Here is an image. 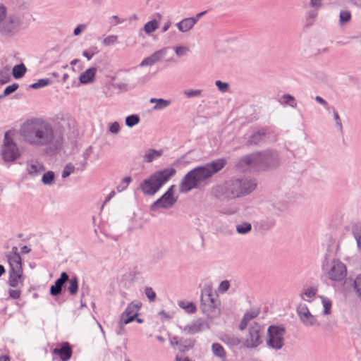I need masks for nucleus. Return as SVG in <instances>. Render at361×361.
Here are the masks:
<instances>
[{
	"label": "nucleus",
	"instance_id": "obj_1",
	"mask_svg": "<svg viewBox=\"0 0 361 361\" xmlns=\"http://www.w3.org/2000/svg\"><path fill=\"white\" fill-rule=\"evenodd\" d=\"M20 134L23 140L30 145L43 147L61 142L62 137L55 134L52 126L41 119L27 121L21 126Z\"/></svg>",
	"mask_w": 361,
	"mask_h": 361
},
{
	"label": "nucleus",
	"instance_id": "obj_2",
	"mask_svg": "<svg viewBox=\"0 0 361 361\" xmlns=\"http://www.w3.org/2000/svg\"><path fill=\"white\" fill-rule=\"evenodd\" d=\"M226 163V159L219 158L190 170L184 176L180 183V192H188L194 188H197L200 183L224 169Z\"/></svg>",
	"mask_w": 361,
	"mask_h": 361
},
{
	"label": "nucleus",
	"instance_id": "obj_3",
	"mask_svg": "<svg viewBox=\"0 0 361 361\" xmlns=\"http://www.w3.org/2000/svg\"><path fill=\"white\" fill-rule=\"evenodd\" d=\"M257 187V180L249 176L232 177L218 185L214 192L216 196L228 200L243 197L252 193Z\"/></svg>",
	"mask_w": 361,
	"mask_h": 361
},
{
	"label": "nucleus",
	"instance_id": "obj_4",
	"mask_svg": "<svg viewBox=\"0 0 361 361\" xmlns=\"http://www.w3.org/2000/svg\"><path fill=\"white\" fill-rule=\"evenodd\" d=\"M279 165L280 158L278 153L274 150H266L244 156L236 164V167L240 169L252 166L268 170L276 168Z\"/></svg>",
	"mask_w": 361,
	"mask_h": 361
},
{
	"label": "nucleus",
	"instance_id": "obj_5",
	"mask_svg": "<svg viewBox=\"0 0 361 361\" xmlns=\"http://www.w3.org/2000/svg\"><path fill=\"white\" fill-rule=\"evenodd\" d=\"M176 172V169L171 167L155 172L141 183L140 189L142 192L146 195H154L175 175Z\"/></svg>",
	"mask_w": 361,
	"mask_h": 361
},
{
	"label": "nucleus",
	"instance_id": "obj_6",
	"mask_svg": "<svg viewBox=\"0 0 361 361\" xmlns=\"http://www.w3.org/2000/svg\"><path fill=\"white\" fill-rule=\"evenodd\" d=\"M28 25L29 20L26 19L25 14L11 15L0 25V33L2 36L11 38L22 30L26 29Z\"/></svg>",
	"mask_w": 361,
	"mask_h": 361
},
{
	"label": "nucleus",
	"instance_id": "obj_7",
	"mask_svg": "<svg viewBox=\"0 0 361 361\" xmlns=\"http://www.w3.org/2000/svg\"><path fill=\"white\" fill-rule=\"evenodd\" d=\"M219 300L217 295L209 290H204L201 293V309L208 317H215L220 313Z\"/></svg>",
	"mask_w": 361,
	"mask_h": 361
},
{
	"label": "nucleus",
	"instance_id": "obj_8",
	"mask_svg": "<svg viewBox=\"0 0 361 361\" xmlns=\"http://www.w3.org/2000/svg\"><path fill=\"white\" fill-rule=\"evenodd\" d=\"M286 329L282 325H271L267 329L266 343L267 346L276 350H281L284 345Z\"/></svg>",
	"mask_w": 361,
	"mask_h": 361
},
{
	"label": "nucleus",
	"instance_id": "obj_9",
	"mask_svg": "<svg viewBox=\"0 0 361 361\" xmlns=\"http://www.w3.org/2000/svg\"><path fill=\"white\" fill-rule=\"evenodd\" d=\"M21 153L16 143L9 137L8 133L4 135V144L1 149L2 159L6 162H13L18 159Z\"/></svg>",
	"mask_w": 361,
	"mask_h": 361
},
{
	"label": "nucleus",
	"instance_id": "obj_10",
	"mask_svg": "<svg viewBox=\"0 0 361 361\" xmlns=\"http://www.w3.org/2000/svg\"><path fill=\"white\" fill-rule=\"evenodd\" d=\"M175 185H171L166 192L163 194L150 206L151 211H156L158 208L170 209L177 202V198L174 197Z\"/></svg>",
	"mask_w": 361,
	"mask_h": 361
},
{
	"label": "nucleus",
	"instance_id": "obj_11",
	"mask_svg": "<svg viewBox=\"0 0 361 361\" xmlns=\"http://www.w3.org/2000/svg\"><path fill=\"white\" fill-rule=\"evenodd\" d=\"M345 265L340 261H333L331 268L328 271L329 278L335 281H342L346 276Z\"/></svg>",
	"mask_w": 361,
	"mask_h": 361
},
{
	"label": "nucleus",
	"instance_id": "obj_12",
	"mask_svg": "<svg viewBox=\"0 0 361 361\" xmlns=\"http://www.w3.org/2000/svg\"><path fill=\"white\" fill-rule=\"evenodd\" d=\"M262 331V326L255 323L249 329V335L245 340V345L247 348H256L262 343L260 333Z\"/></svg>",
	"mask_w": 361,
	"mask_h": 361
},
{
	"label": "nucleus",
	"instance_id": "obj_13",
	"mask_svg": "<svg viewBox=\"0 0 361 361\" xmlns=\"http://www.w3.org/2000/svg\"><path fill=\"white\" fill-rule=\"evenodd\" d=\"M180 329L186 334L192 335L201 332L205 329H209V326L203 319H198Z\"/></svg>",
	"mask_w": 361,
	"mask_h": 361
},
{
	"label": "nucleus",
	"instance_id": "obj_14",
	"mask_svg": "<svg viewBox=\"0 0 361 361\" xmlns=\"http://www.w3.org/2000/svg\"><path fill=\"white\" fill-rule=\"evenodd\" d=\"M140 307V302H130L121 314V319H124V323L129 324L132 322L138 315L137 312Z\"/></svg>",
	"mask_w": 361,
	"mask_h": 361
},
{
	"label": "nucleus",
	"instance_id": "obj_15",
	"mask_svg": "<svg viewBox=\"0 0 361 361\" xmlns=\"http://www.w3.org/2000/svg\"><path fill=\"white\" fill-rule=\"evenodd\" d=\"M68 281V275L66 272H62L60 275V277L56 279L54 282V284L51 285L50 287V294L52 296H58L59 295L63 290V288L64 284Z\"/></svg>",
	"mask_w": 361,
	"mask_h": 361
},
{
	"label": "nucleus",
	"instance_id": "obj_16",
	"mask_svg": "<svg viewBox=\"0 0 361 361\" xmlns=\"http://www.w3.org/2000/svg\"><path fill=\"white\" fill-rule=\"evenodd\" d=\"M166 54V48H163L160 50H158L155 52H154L152 55L149 56L144 59L142 62L140 63V66L141 67L147 66H152L154 63L159 61L162 58L165 56Z\"/></svg>",
	"mask_w": 361,
	"mask_h": 361
},
{
	"label": "nucleus",
	"instance_id": "obj_17",
	"mask_svg": "<svg viewBox=\"0 0 361 361\" xmlns=\"http://www.w3.org/2000/svg\"><path fill=\"white\" fill-rule=\"evenodd\" d=\"M53 354L59 356L62 361H68L72 356V348L68 342L63 343L60 348H55L52 350Z\"/></svg>",
	"mask_w": 361,
	"mask_h": 361
},
{
	"label": "nucleus",
	"instance_id": "obj_18",
	"mask_svg": "<svg viewBox=\"0 0 361 361\" xmlns=\"http://www.w3.org/2000/svg\"><path fill=\"white\" fill-rule=\"evenodd\" d=\"M8 283L11 287L16 288H22L24 285L23 272H20L18 271H9Z\"/></svg>",
	"mask_w": 361,
	"mask_h": 361
},
{
	"label": "nucleus",
	"instance_id": "obj_19",
	"mask_svg": "<svg viewBox=\"0 0 361 361\" xmlns=\"http://www.w3.org/2000/svg\"><path fill=\"white\" fill-rule=\"evenodd\" d=\"M26 171L28 175L32 177L39 176L42 171H45L43 164L35 160H28L26 163Z\"/></svg>",
	"mask_w": 361,
	"mask_h": 361
},
{
	"label": "nucleus",
	"instance_id": "obj_20",
	"mask_svg": "<svg viewBox=\"0 0 361 361\" xmlns=\"http://www.w3.org/2000/svg\"><path fill=\"white\" fill-rule=\"evenodd\" d=\"M10 266L9 271L23 272L22 259L20 255H13V256H6Z\"/></svg>",
	"mask_w": 361,
	"mask_h": 361
},
{
	"label": "nucleus",
	"instance_id": "obj_21",
	"mask_svg": "<svg viewBox=\"0 0 361 361\" xmlns=\"http://www.w3.org/2000/svg\"><path fill=\"white\" fill-rule=\"evenodd\" d=\"M96 67H91L81 73L79 80L81 84L91 83L94 80L95 74L97 73Z\"/></svg>",
	"mask_w": 361,
	"mask_h": 361
},
{
	"label": "nucleus",
	"instance_id": "obj_22",
	"mask_svg": "<svg viewBox=\"0 0 361 361\" xmlns=\"http://www.w3.org/2000/svg\"><path fill=\"white\" fill-rule=\"evenodd\" d=\"M162 150L149 149L145 152L143 156V161L146 163H151L154 159L159 158L162 155Z\"/></svg>",
	"mask_w": 361,
	"mask_h": 361
},
{
	"label": "nucleus",
	"instance_id": "obj_23",
	"mask_svg": "<svg viewBox=\"0 0 361 361\" xmlns=\"http://www.w3.org/2000/svg\"><path fill=\"white\" fill-rule=\"evenodd\" d=\"M194 25L195 20H193L190 18H184L176 24L178 29L183 32H185L191 30Z\"/></svg>",
	"mask_w": 361,
	"mask_h": 361
},
{
	"label": "nucleus",
	"instance_id": "obj_24",
	"mask_svg": "<svg viewBox=\"0 0 361 361\" xmlns=\"http://www.w3.org/2000/svg\"><path fill=\"white\" fill-rule=\"evenodd\" d=\"M175 344L178 345L180 352L184 353L193 347L194 341L192 339H180L179 341H176Z\"/></svg>",
	"mask_w": 361,
	"mask_h": 361
},
{
	"label": "nucleus",
	"instance_id": "obj_25",
	"mask_svg": "<svg viewBox=\"0 0 361 361\" xmlns=\"http://www.w3.org/2000/svg\"><path fill=\"white\" fill-rule=\"evenodd\" d=\"M149 102L155 104L153 109L156 111L162 110L171 104V101L164 99L151 98Z\"/></svg>",
	"mask_w": 361,
	"mask_h": 361
},
{
	"label": "nucleus",
	"instance_id": "obj_26",
	"mask_svg": "<svg viewBox=\"0 0 361 361\" xmlns=\"http://www.w3.org/2000/svg\"><path fill=\"white\" fill-rule=\"evenodd\" d=\"M265 137V132L264 130H259L256 133H254L250 137H249L247 145H258L259 142H261Z\"/></svg>",
	"mask_w": 361,
	"mask_h": 361
},
{
	"label": "nucleus",
	"instance_id": "obj_27",
	"mask_svg": "<svg viewBox=\"0 0 361 361\" xmlns=\"http://www.w3.org/2000/svg\"><path fill=\"white\" fill-rule=\"evenodd\" d=\"M221 341L230 345V346H237L240 343V340L235 336L234 335L231 334H225L221 337Z\"/></svg>",
	"mask_w": 361,
	"mask_h": 361
},
{
	"label": "nucleus",
	"instance_id": "obj_28",
	"mask_svg": "<svg viewBox=\"0 0 361 361\" xmlns=\"http://www.w3.org/2000/svg\"><path fill=\"white\" fill-rule=\"evenodd\" d=\"M178 305L180 308L185 310V311L188 314H193L197 310L195 305L192 302L180 300L178 302Z\"/></svg>",
	"mask_w": 361,
	"mask_h": 361
},
{
	"label": "nucleus",
	"instance_id": "obj_29",
	"mask_svg": "<svg viewBox=\"0 0 361 361\" xmlns=\"http://www.w3.org/2000/svg\"><path fill=\"white\" fill-rule=\"evenodd\" d=\"M68 281L69 282L68 291L70 295H75L78 290V279L76 276H73L71 279H68Z\"/></svg>",
	"mask_w": 361,
	"mask_h": 361
},
{
	"label": "nucleus",
	"instance_id": "obj_30",
	"mask_svg": "<svg viewBox=\"0 0 361 361\" xmlns=\"http://www.w3.org/2000/svg\"><path fill=\"white\" fill-rule=\"evenodd\" d=\"M26 70V67L23 63L15 66L12 72L13 78L16 79L22 78L25 75Z\"/></svg>",
	"mask_w": 361,
	"mask_h": 361
},
{
	"label": "nucleus",
	"instance_id": "obj_31",
	"mask_svg": "<svg viewBox=\"0 0 361 361\" xmlns=\"http://www.w3.org/2000/svg\"><path fill=\"white\" fill-rule=\"evenodd\" d=\"M353 233L356 240L358 248L361 250V224H355L353 227Z\"/></svg>",
	"mask_w": 361,
	"mask_h": 361
},
{
	"label": "nucleus",
	"instance_id": "obj_32",
	"mask_svg": "<svg viewBox=\"0 0 361 361\" xmlns=\"http://www.w3.org/2000/svg\"><path fill=\"white\" fill-rule=\"evenodd\" d=\"M282 101L280 102L283 105H289L292 108L297 106V102L293 96L289 94H285L281 97Z\"/></svg>",
	"mask_w": 361,
	"mask_h": 361
},
{
	"label": "nucleus",
	"instance_id": "obj_33",
	"mask_svg": "<svg viewBox=\"0 0 361 361\" xmlns=\"http://www.w3.org/2000/svg\"><path fill=\"white\" fill-rule=\"evenodd\" d=\"M302 324L306 326H312L317 323V319L315 317L308 312L307 314H305L300 318Z\"/></svg>",
	"mask_w": 361,
	"mask_h": 361
},
{
	"label": "nucleus",
	"instance_id": "obj_34",
	"mask_svg": "<svg viewBox=\"0 0 361 361\" xmlns=\"http://www.w3.org/2000/svg\"><path fill=\"white\" fill-rule=\"evenodd\" d=\"M252 230V225L248 222H243L236 226V231L239 234L245 235L250 233Z\"/></svg>",
	"mask_w": 361,
	"mask_h": 361
},
{
	"label": "nucleus",
	"instance_id": "obj_35",
	"mask_svg": "<svg viewBox=\"0 0 361 361\" xmlns=\"http://www.w3.org/2000/svg\"><path fill=\"white\" fill-rule=\"evenodd\" d=\"M212 350L214 353L217 357L221 358H224L226 356L225 350L223 346L217 343H213L212 345Z\"/></svg>",
	"mask_w": 361,
	"mask_h": 361
},
{
	"label": "nucleus",
	"instance_id": "obj_36",
	"mask_svg": "<svg viewBox=\"0 0 361 361\" xmlns=\"http://www.w3.org/2000/svg\"><path fill=\"white\" fill-rule=\"evenodd\" d=\"M55 178L54 173L51 171H49L44 173L42 178V182L46 185H51L53 184Z\"/></svg>",
	"mask_w": 361,
	"mask_h": 361
},
{
	"label": "nucleus",
	"instance_id": "obj_37",
	"mask_svg": "<svg viewBox=\"0 0 361 361\" xmlns=\"http://www.w3.org/2000/svg\"><path fill=\"white\" fill-rule=\"evenodd\" d=\"M125 122L128 127L132 128L139 123L140 117L137 114H132L126 118Z\"/></svg>",
	"mask_w": 361,
	"mask_h": 361
},
{
	"label": "nucleus",
	"instance_id": "obj_38",
	"mask_svg": "<svg viewBox=\"0 0 361 361\" xmlns=\"http://www.w3.org/2000/svg\"><path fill=\"white\" fill-rule=\"evenodd\" d=\"M51 82V81L49 78L39 79L37 82L31 84L30 87L32 89H39L49 85Z\"/></svg>",
	"mask_w": 361,
	"mask_h": 361
},
{
	"label": "nucleus",
	"instance_id": "obj_39",
	"mask_svg": "<svg viewBox=\"0 0 361 361\" xmlns=\"http://www.w3.org/2000/svg\"><path fill=\"white\" fill-rule=\"evenodd\" d=\"M76 169L75 167L73 166V164L71 163H68L67 164L64 168H63V170L62 171V174H61V177L62 178H67L68 176H69L71 173H75ZM77 170L78 171L79 169H77Z\"/></svg>",
	"mask_w": 361,
	"mask_h": 361
},
{
	"label": "nucleus",
	"instance_id": "obj_40",
	"mask_svg": "<svg viewBox=\"0 0 361 361\" xmlns=\"http://www.w3.org/2000/svg\"><path fill=\"white\" fill-rule=\"evenodd\" d=\"M317 293V288L316 287H308L303 293L300 295L301 298L304 300L306 299L304 298V296H306L309 299H312Z\"/></svg>",
	"mask_w": 361,
	"mask_h": 361
},
{
	"label": "nucleus",
	"instance_id": "obj_41",
	"mask_svg": "<svg viewBox=\"0 0 361 361\" xmlns=\"http://www.w3.org/2000/svg\"><path fill=\"white\" fill-rule=\"evenodd\" d=\"M158 27V22L156 20H152L147 22L144 26V30L146 33L150 34Z\"/></svg>",
	"mask_w": 361,
	"mask_h": 361
},
{
	"label": "nucleus",
	"instance_id": "obj_42",
	"mask_svg": "<svg viewBox=\"0 0 361 361\" xmlns=\"http://www.w3.org/2000/svg\"><path fill=\"white\" fill-rule=\"evenodd\" d=\"M18 85L17 83H13L11 85L7 86L4 90L2 94L0 95V99H2L6 96L10 95L13 92H14L18 88Z\"/></svg>",
	"mask_w": 361,
	"mask_h": 361
},
{
	"label": "nucleus",
	"instance_id": "obj_43",
	"mask_svg": "<svg viewBox=\"0 0 361 361\" xmlns=\"http://www.w3.org/2000/svg\"><path fill=\"white\" fill-rule=\"evenodd\" d=\"M321 298L324 307V314L326 315L329 314L331 313V301L326 297H321Z\"/></svg>",
	"mask_w": 361,
	"mask_h": 361
},
{
	"label": "nucleus",
	"instance_id": "obj_44",
	"mask_svg": "<svg viewBox=\"0 0 361 361\" xmlns=\"http://www.w3.org/2000/svg\"><path fill=\"white\" fill-rule=\"evenodd\" d=\"M132 181V178L130 176L125 177L121 182V183L116 187V190L118 192H122L125 190L129 183Z\"/></svg>",
	"mask_w": 361,
	"mask_h": 361
},
{
	"label": "nucleus",
	"instance_id": "obj_45",
	"mask_svg": "<svg viewBox=\"0 0 361 361\" xmlns=\"http://www.w3.org/2000/svg\"><path fill=\"white\" fill-rule=\"evenodd\" d=\"M183 94L188 97V98H192V97H200L202 94V90H185L183 91Z\"/></svg>",
	"mask_w": 361,
	"mask_h": 361
},
{
	"label": "nucleus",
	"instance_id": "obj_46",
	"mask_svg": "<svg viewBox=\"0 0 361 361\" xmlns=\"http://www.w3.org/2000/svg\"><path fill=\"white\" fill-rule=\"evenodd\" d=\"M259 312L257 310H252L245 313L243 319H246L247 322H250L252 319L257 317Z\"/></svg>",
	"mask_w": 361,
	"mask_h": 361
},
{
	"label": "nucleus",
	"instance_id": "obj_47",
	"mask_svg": "<svg viewBox=\"0 0 361 361\" xmlns=\"http://www.w3.org/2000/svg\"><path fill=\"white\" fill-rule=\"evenodd\" d=\"M118 37L114 35H109L103 39V44L105 46H111L114 44L117 41Z\"/></svg>",
	"mask_w": 361,
	"mask_h": 361
},
{
	"label": "nucleus",
	"instance_id": "obj_48",
	"mask_svg": "<svg viewBox=\"0 0 361 361\" xmlns=\"http://www.w3.org/2000/svg\"><path fill=\"white\" fill-rule=\"evenodd\" d=\"M145 294L150 302L155 300L156 293L151 287L145 288Z\"/></svg>",
	"mask_w": 361,
	"mask_h": 361
},
{
	"label": "nucleus",
	"instance_id": "obj_49",
	"mask_svg": "<svg viewBox=\"0 0 361 361\" xmlns=\"http://www.w3.org/2000/svg\"><path fill=\"white\" fill-rule=\"evenodd\" d=\"M215 85L221 92H226L229 90V85L227 82H222L221 80H216Z\"/></svg>",
	"mask_w": 361,
	"mask_h": 361
},
{
	"label": "nucleus",
	"instance_id": "obj_50",
	"mask_svg": "<svg viewBox=\"0 0 361 361\" xmlns=\"http://www.w3.org/2000/svg\"><path fill=\"white\" fill-rule=\"evenodd\" d=\"M340 23L343 24L348 22L351 18V14L349 11H344L340 13Z\"/></svg>",
	"mask_w": 361,
	"mask_h": 361
},
{
	"label": "nucleus",
	"instance_id": "obj_51",
	"mask_svg": "<svg viewBox=\"0 0 361 361\" xmlns=\"http://www.w3.org/2000/svg\"><path fill=\"white\" fill-rule=\"evenodd\" d=\"M354 289L357 295L361 297V275L356 277L354 281Z\"/></svg>",
	"mask_w": 361,
	"mask_h": 361
},
{
	"label": "nucleus",
	"instance_id": "obj_52",
	"mask_svg": "<svg viewBox=\"0 0 361 361\" xmlns=\"http://www.w3.org/2000/svg\"><path fill=\"white\" fill-rule=\"evenodd\" d=\"M175 52L176 55L179 57L183 56L186 54V53L189 51L187 47L179 46L174 48Z\"/></svg>",
	"mask_w": 361,
	"mask_h": 361
},
{
	"label": "nucleus",
	"instance_id": "obj_53",
	"mask_svg": "<svg viewBox=\"0 0 361 361\" xmlns=\"http://www.w3.org/2000/svg\"><path fill=\"white\" fill-rule=\"evenodd\" d=\"M9 297L12 299H18L21 295L20 288L9 289L8 290Z\"/></svg>",
	"mask_w": 361,
	"mask_h": 361
},
{
	"label": "nucleus",
	"instance_id": "obj_54",
	"mask_svg": "<svg viewBox=\"0 0 361 361\" xmlns=\"http://www.w3.org/2000/svg\"><path fill=\"white\" fill-rule=\"evenodd\" d=\"M126 324L124 323V319H121V320L119 321L118 324V326L116 327V333L118 334V335H123L125 334V328H124V326L126 325Z\"/></svg>",
	"mask_w": 361,
	"mask_h": 361
},
{
	"label": "nucleus",
	"instance_id": "obj_55",
	"mask_svg": "<svg viewBox=\"0 0 361 361\" xmlns=\"http://www.w3.org/2000/svg\"><path fill=\"white\" fill-rule=\"evenodd\" d=\"M308 312H310V310L305 305H301L297 308V312L300 317V319L305 314H307Z\"/></svg>",
	"mask_w": 361,
	"mask_h": 361
},
{
	"label": "nucleus",
	"instance_id": "obj_56",
	"mask_svg": "<svg viewBox=\"0 0 361 361\" xmlns=\"http://www.w3.org/2000/svg\"><path fill=\"white\" fill-rule=\"evenodd\" d=\"M229 287H230L229 281L225 280L220 283L219 286V290L221 293H225L226 291H227L228 290Z\"/></svg>",
	"mask_w": 361,
	"mask_h": 361
},
{
	"label": "nucleus",
	"instance_id": "obj_57",
	"mask_svg": "<svg viewBox=\"0 0 361 361\" xmlns=\"http://www.w3.org/2000/svg\"><path fill=\"white\" fill-rule=\"evenodd\" d=\"M317 10L315 9L310 11L307 13V20H311L309 23L310 25L312 24V22L317 18Z\"/></svg>",
	"mask_w": 361,
	"mask_h": 361
},
{
	"label": "nucleus",
	"instance_id": "obj_58",
	"mask_svg": "<svg viewBox=\"0 0 361 361\" xmlns=\"http://www.w3.org/2000/svg\"><path fill=\"white\" fill-rule=\"evenodd\" d=\"M109 130L111 133L117 134L120 131L119 123L116 121L111 123Z\"/></svg>",
	"mask_w": 361,
	"mask_h": 361
},
{
	"label": "nucleus",
	"instance_id": "obj_59",
	"mask_svg": "<svg viewBox=\"0 0 361 361\" xmlns=\"http://www.w3.org/2000/svg\"><path fill=\"white\" fill-rule=\"evenodd\" d=\"M334 118L336 121V126L339 128L340 130H342L343 125L339 117V115L335 109L334 110Z\"/></svg>",
	"mask_w": 361,
	"mask_h": 361
},
{
	"label": "nucleus",
	"instance_id": "obj_60",
	"mask_svg": "<svg viewBox=\"0 0 361 361\" xmlns=\"http://www.w3.org/2000/svg\"><path fill=\"white\" fill-rule=\"evenodd\" d=\"M322 0H310V6L315 10H318L322 7Z\"/></svg>",
	"mask_w": 361,
	"mask_h": 361
},
{
	"label": "nucleus",
	"instance_id": "obj_61",
	"mask_svg": "<svg viewBox=\"0 0 361 361\" xmlns=\"http://www.w3.org/2000/svg\"><path fill=\"white\" fill-rule=\"evenodd\" d=\"M115 87L123 92H126L128 90V85L124 82L116 83L115 85Z\"/></svg>",
	"mask_w": 361,
	"mask_h": 361
},
{
	"label": "nucleus",
	"instance_id": "obj_62",
	"mask_svg": "<svg viewBox=\"0 0 361 361\" xmlns=\"http://www.w3.org/2000/svg\"><path fill=\"white\" fill-rule=\"evenodd\" d=\"M85 28V25L80 24L78 25L73 30V34L77 36L79 35L82 31Z\"/></svg>",
	"mask_w": 361,
	"mask_h": 361
},
{
	"label": "nucleus",
	"instance_id": "obj_63",
	"mask_svg": "<svg viewBox=\"0 0 361 361\" xmlns=\"http://www.w3.org/2000/svg\"><path fill=\"white\" fill-rule=\"evenodd\" d=\"M6 7L3 5L0 6V22H1L6 18Z\"/></svg>",
	"mask_w": 361,
	"mask_h": 361
},
{
	"label": "nucleus",
	"instance_id": "obj_64",
	"mask_svg": "<svg viewBox=\"0 0 361 361\" xmlns=\"http://www.w3.org/2000/svg\"><path fill=\"white\" fill-rule=\"evenodd\" d=\"M82 55L89 61L93 57L94 53H91L90 51V50L88 49V50H85L82 52Z\"/></svg>",
	"mask_w": 361,
	"mask_h": 361
}]
</instances>
